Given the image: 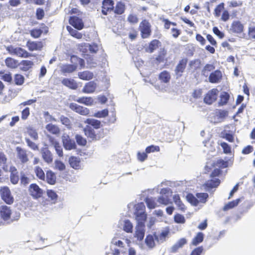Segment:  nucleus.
I'll list each match as a JSON object with an SVG mask.
<instances>
[{
	"label": "nucleus",
	"instance_id": "nucleus-41",
	"mask_svg": "<svg viewBox=\"0 0 255 255\" xmlns=\"http://www.w3.org/2000/svg\"><path fill=\"white\" fill-rule=\"evenodd\" d=\"M240 202V199H238L235 200H234V201L229 202L228 203L226 204L224 206V207L223 208V210L227 211L228 210L233 208L234 207L237 206L239 204Z\"/></svg>",
	"mask_w": 255,
	"mask_h": 255
},
{
	"label": "nucleus",
	"instance_id": "nucleus-33",
	"mask_svg": "<svg viewBox=\"0 0 255 255\" xmlns=\"http://www.w3.org/2000/svg\"><path fill=\"white\" fill-rule=\"evenodd\" d=\"M135 215L137 224L141 223L142 224H144V221L146 219V215L145 214V213L136 211Z\"/></svg>",
	"mask_w": 255,
	"mask_h": 255
},
{
	"label": "nucleus",
	"instance_id": "nucleus-38",
	"mask_svg": "<svg viewBox=\"0 0 255 255\" xmlns=\"http://www.w3.org/2000/svg\"><path fill=\"white\" fill-rule=\"evenodd\" d=\"M67 29L70 34V35L77 39H81L82 38V34L78 32L77 30L73 29L70 26H67Z\"/></svg>",
	"mask_w": 255,
	"mask_h": 255
},
{
	"label": "nucleus",
	"instance_id": "nucleus-49",
	"mask_svg": "<svg viewBox=\"0 0 255 255\" xmlns=\"http://www.w3.org/2000/svg\"><path fill=\"white\" fill-rule=\"evenodd\" d=\"M215 69V66L213 64H206L202 70V73L204 76H207L208 73L213 71Z\"/></svg>",
	"mask_w": 255,
	"mask_h": 255
},
{
	"label": "nucleus",
	"instance_id": "nucleus-39",
	"mask_svg": "<svg viewBox=\"0 0 255 255\" xmlns=\"http://www.w3.org/2000/svg\"><path fill=\"white\" fill-rule=\"evenodd\" d=\"M204 239V234L201 233L199 232L197 233L196 237H195L192 241V245L194 246H197L199 244L203 242Z\"/></svg>",
	"mask_w": 255,
	"mask_h": 255
},
{
	"label": "nucleus",
	"instance_id": "nucleus-24",
	"mask_svg": "<svg viewBox=\"0 0 255 255\" xmlns=\"http://www.w3.org/2000/svg\"><path fill=\"white\" fill-rule=\"evenodd\" d=\"M76 69L77 66L75 65L66 64L62 65L61 66V71L64 74L72 73L75 71Z\"/></svg>",
	"mask_w": 255,
	"mask_h": 255
},
{
	"label": "nucleus",
	"instance_id": "nucleus-47",
	"mask_svg": "<svg viewBox=\"0 0 255 255\" xmlns=\"http://www.w3.org/2000/svg\"><path fill=\"white\" fill-rule=\"evenodd\" d=\"M248 38L255 39V26L250 24L248 27Z\"/></svg>",
	"mask_w": 255,
	"mask_h": 255
},
{
	"label": "nucleus",
	"instance_id": "nucleus-63",
	"mask_svg": "<svg viewBox=\"0 0 255 255\" xmlns=\"http://www.w3.org/2000/svg\"><path fill=\"white\" fill-rule=\"evenodd\" d=\"M10 178L11 183L13 184H17L19 181V177L17 173L13 172L12 174H11Z\"/></svg>",
	"mask_w": 255,
	"mask_h": 255
},
{
	"label": "nucleus",
	"instance_id": "nucleus-1",
	"mask_svg": "<svg viewBox=\"0 0 255 255\" xmlns=\"http://www.w3.org/2000/svg\"><path fill=\"white\" fill-rule=\"evenodd\" d=\"M172 201L175 202V196L172 195L171 189L169 188L162 189L157 200L158 203L159 204L167 205L171 203Z\"/></svg>",
	"mask_w": 255,
	"mask_h": 255
},
{
	"label": "nucleus",
	"instance_id": "nucleus-36",
	"mask_svg": "<svg viewBox=\"0 0 255 255\" xmlns=\"http://www.w3.org/2000/svg\"><path fill=\"white\" fill-rule=\"evenodd\" d=\"M56 177L55 174L51 171H48L46 173V180L48 183L53 185L56 182Z\"/></svg>",
	"mask_w": 255,
	"mask_h": 255
},
{
	"label": "nucleus",
	"instance_id": "nucleus-17",
	"mask_svg": "<svg viewBox=\"0 0 255 255\" xmlns=\"http://www.w3.org/2000/svg\"><path fill=\"white\" fill-rule=\"evenodd\" d=\"M222 74L220 70H217L212 72L209 77V81L212 83H219L222 79Z\"/></svg>",
	"mask_w": 255,
	"mask_h": 255
},
{
	"label": "nucleus",
	"instance_id": "nucleus-46",
	"mask_svg": "<svg viewBox=\"0 0 255 255\" xmlns=\"http://www.w3.org/2000/svg\"><path fill=\"white\" fill-rule=\"evenodd\" d=\"M145 202L149 209H153L155 208L156 206L160 205L158 203L157 201L156 202L155 199L152 198H147Z\"/></svg>",
	"mask_w": 255,
	"mask_h": 255
},
{
	"label": "nucleus",
	"instance_id": "nucleus-32",
	"mask_svg": "<svg viewBox=\"0 0 255 255\" xmlns=\"http://www.w3.org/2000/svg\"><path fill=\"white\" fill-rule=\"evenodd\" d=\"M45 128L50 133L54 134H59L60 132L59 128L56 125L52 124H48L46 126Z\"/></svg>",
	"mask_w": 255,
	"mask_h": 255
},
{
	"label": "nucleus",
	"instance_id": "nucleus-45",
	"mask_svg": "<svg viewBox=\"0 0 255 255\" xmlns=\"http://www.w3.org/2000/svg\"><path fill=\"white\" fill-rule=\"evenodd\" d=\"M187 63V59H183L180 61L177 66H176V75L177 72H183Z\"/></svg>",
	"mask_w": 255,
	"mask_h": 255
},
{
	"label": "nucleus",
	"instance_id": "nucleus-56",
	"mask_svg": "<svg viewBox=\"0 0 255 255\" xmlns=\"http://www.w3.org/2000/svg\"><path fill=\"white\" fill-rule=\"evenodd\" d=\"M75 138L76 139V141H77V143L79 145L84 146L86 144V143H87L86 140L84 137H83L81 135L77 134L75 136Z\"/></svg>",
	"mask_w": 255,
	"mask_h": 255
},
{
	"label": "nucleus",
	"instance_id": "nucleus-50",
	"mask_svg": "<svg viewBox=\"0 0 255 255\" xmlns=\"http://www.w3.org/2000/svg\"><path fill=\"white\" fill-rule=\"evenodd\" d=\"M227 4L228 5L229 7L233 8V7H237L241 6L243 5V2L242 1H237L235 0H232L231 1H228L227 2Z\"/></svg>",
	"mask_w": 255,
	"mask_h": 255
},
{
	"label": "nucleus",
	"instance_id": "nucleus-34",
	"mask_svg": "<svg viewBox=\"0 0 255 255\" xmlns=\"http://www.w3.org/2000/svg\"><path fill=\"white\" fill-rule=\"evenodd\" d=\"M33 65V63L29 60H23L20 63V68L23 71H27Z\"/></svg>",
	"mask_w": 255,
	"mask_h": 255
},
{
	"label": "nucleus",
	"instance_id": "nucleus-54",
	"mask_svg": "<svg viewBox=\"0 0 255 255\" xmlns=\"http://www.w3.org/2000/svg\"><path fill=\"white\" fill-rule=\"evenodd\" d=\"M24 77L20 74H16L14 77L15 83L18 85H22L24 82Z\"/></svg>",
	"mask_w": 255,
	"mask_h": 255
},
{
	"label": "nucleus",
	"instance_id": "nucleus-2",
	"mask_svg": "<svg viewBox=\"0 0 255 255\" xmlns=\"http://www.w3.org/2000/svg\"><path fill=\"white\" fill-rule=\"evenodd\" d=\"M196 195V197L192 194H188L186 197L187 201L194 206H198L199 203L205 204L209 197L207 193H198Z\"/></svg>",
	"mask_w": 255,
	"mask_h": 255
},
{
	"label": "nucleus",
	"instance_id": "nucleus-16",
	"mask_svg": "<svg viewBox=\"0 0 255 255\" xmlns=\"http://www.w3.org/2000/svg\"><path fill=\"white\" fill-rule=\"evenodd\" d=\"M102 4V12L104 15H107L108 11L114 9V1L112 0H104Z\"/></svg>",
	"mask_w": 255,
	"mask_h": 255
},
{
	"label": "nucleus",
	"instance_id": "nucleus-53",
	"mask_svg": "<svg viewBox=\"0 0 255 255\" xmlns=\"http://www.w3.org/2000/svg\"><path fill=\"white\" fill-rule=\"evenodd\" d=\"M221 146L222 147L223 152L226 153H230L231 152V146L225 142H221L220 143Z\"/></svg>",
	"mask_w": 255,
	"mask_h": 255
},
{
	"label": "nucleus",
	"instance_id": "nucleus-48",
	"mask_svg": "<svg viewBox=\"0 0 255 255\" xmlns=\"http://www.w3.org/2000/svg\"><path fill=\"white\" fill-rule=\"evenodd\" d=\"M159 78L161 81L165 83H167L169 81L170 79V76L169 74L167 72L164 71L160 73V74L159 76Z\"/></svg>",
	"mask_w": 255,
	"mask_h": 255
},
{
	"label": "nucleus",
	"instance_id": "nucleus-10",
	"mask_svg": "<svg viewBox=\"0 0 255 255\" xmlns=\"http://www.w3.org/2000/svg\"><path fill=\"white\" fill-rule=\"evenodd\" d=\"M62 141L64 148L66 150H71L76 148V145L74 140L70 139L68 135L62 136Z\"/></svg>",
	"mask_w": 255,
	"mask_h": 255
},
{
	"label": "nucleus",
	"instance_id": "nucleus-59",
	"mask_svg": "<svg viewBox=\"0 0 255 255\" xmlns=\"http://www.w3.org/2000/svg\"><path fill=\"white\" fill-rule=\"evenodd\" d=\"M55 166L56 169L60 171H63L65 169V164L62 161L59 160L55 161Z\"/></svg>",
	"mask_w": 255,
	"mask_h": 255
},
{
	"label": "nucleus",
	"instance_id": "nucleus-18",
	"mask_svg": "<svg viewBox=\"0 0 255 255\" xmlns=\"http://www.w3.org/2000/svg\"><path fill=\"white\" fill-rule=\"evenodd\" d=\"M41 153L43 160L47 163H50L53 161V157L51 152L47 148H42Z\"/></svg>",
	"mask_w": 255,
	"mask_h": 255
},
{
	"label": "nucleus",
	"instance_id": "nucleus-20",
	"mask_svg": "<svg viewBox=\"0 0 255 255\" xmlns=\"http://www.w3.org/2000/svg\"><path fill=\"white\" fill-rule=\"evenodd\" d=\"M61 83L63 85L73 90H76L78 87L76 82L72 79L64 78Z\"/></svg>",
	"mask_w": 255,
	"mask_h": 255
},
{
	"label": "nucleus",
	"instance_id": "nucleus-52",
	"mask_svg": "<svg viewBox=\"0 0 255 255\" xmlns=\"http://www.w3.org/2000/svg\"><path fill=\"white\" fill-rule=\"evenodd\" d=\"M224 8V3L222 2L218 4L215 8L214 10V14L215 16L219 17L220 15L221 12Z\"/></svg>",
	"mask_w": 255,
	"mask_h": 255
},
{
	"label": "nucleus",
	"instance_id": "nucleus-64",
	"mask_svg": "<svg viewBox=\"0 0 255 255\" xmlns=\"http://www.w3.org/2000/svg\"><path fill=\"white\" fill-rule=\"evenodd\" d=\"M203 251V248L202 247L196 248L191 252L190 255H200Z\"/></svg>",
	"mask_w": 255,
	"mask_h": 255
},
{
	"label": "nucleus",
	"instance_id": "nucleus-15",
	"mask_svg": "<svg viewBox=\"0 0 255 255\" xmlns=\"http://www.w3.org/2000/svg\"><path fill=\"white\" fill-rule=\"evenodd\" d=\"M135 229L134 237L136 238L139 241L142 240L145 233L144 224H137Z\"/></svg>",
	"mask_w": 255,
	"mask_h": 255
},
{
	"label": "nucleus",
	"instance_id": "nucleus-60",
	"mask_svg": "<svg viewBox=\"0 0 255 255\" xmlns=\"http://www.w3.org/2000/svg\"><path fill=\"white\" fill-rule=\"evenodd\" d=\"M164 56L165 54L163 51L161 53H160L157 57H156L155 59L154 62L155 63L158 65L159 63L161 62H164Z\"/></svg>",
	"mask_w": 255,
	"mask_h": 255
},
{
	"label": "nucleus",
	"instance_id": "nucleus-29",
	"mask_svg": "<svg viewBox=\"0 0 255 255\" xmlns=\"http://www.w3.org/2000/svg\"><path fill=\"white\" fill-rule=\"evenodd\" d=\"M0 215L1 217L5 220H8L11 215V210L9 207L6 206L1 207L0 212Z\"/></svg>",
	"mask_w": 255,
	"mask_h": 255
},
{
	"label": "nucleus",
	"instance_id": "nucleus-40",
	"mask_svg": "<svg viewBox=\"0 0 255 255\" xmlns=\"http://www.w3.org/2000/svg\"><path fill=\"white\" fill-rule=\"evenodd\" d=\"M229 97L230 95L228 93L223 92L220 96V99L219 102V104L220 106L226 105L229 99Z\"/></svg>",
	"mask_w": 255,
	"mask_h": 255
},
{
	"label": "nucleus",
	"instance_id": "nucleus-5",
	"mask_svg": "<svg viewBox=\"0 0 255 255\" xmlns=\"http://www.w3.org/2000/svg\"><path fill=\"white\" fill-rule=\"evenodd\" d=\"M0 193L2 199L7 204H11L13 202V198L11 194L9 189L7 187H3L0 189Z\"/></svg>",
	"mask_w": 255,
	"mask_h": 255
},
{
	"label": "nucleus",
	"instance_id": "nucleus-30",
	"mask_svg": "<svg viewBox=\"0 0 255 255\" xmlns=\"http://www.w3.org/2000/svg\"><path fill=\"white\" fill-rule=\"evenodd\" d=\"M78 77L80 79L83 80H90L93 78V74L89 71H85L82 72H79Z\"/></svg>",
	"mask_w": 255,
	"mask_h": 255
},
{
	"label": "nucleus",
	"instance_id": "nucleus-44",
	"mask_svg": "<svg viewBox=\"0 0 255 255\" xmlns=\"http://www.w3.org/2000/svg\"><path fill=\"white\" fill-rule=\"evenodd\" d=\"M5 64L7 67L9 68H15L17 67L18 65V62L16 60L11 58H7L5 60Z\"/></svg>",
	"mask_w": 255,
	"mask_h": 255
},
{
	"label": "nucleus",
	"instance_id": "nucleus-6",
	"mask_svg": "<svg viewBox=\"0 0 255 255\" xmlns=\"http://www.w3.org/2000/svg\"><path fill=\"white\" fill-rule=\"evenodd\" d=\"M244 25L239 20H234L230 26L229 31L232 33L241 34L244 31Z\"/></svg>",
	"mask_w": 255,
	"mask_h": 255
},
{
	"label": "nucleus",
	"instance_id": "nucleus-11",
	"mask_svg": "<svg viewBox=\"0 0 255 255\" xmlns=\"http://www.w3.org/2000/svg\"><path fill=\"white\" fill-rule=\"evenodd\" d=\"M119 227L128 233H131L133 231L132 224L128 220L121 221L119 223Z\"/></svg>",
	"mask_w": 255,
	"mask_h": 255
},
{
	"label": "nucleus",
	"instance_id": "nucleus-12",
	"mask_svg": "<svg viewBox=\"0 0 255 255\" xmlns=\"http://www.w3.org/2000/svg\"><path fill=\"white\" fill-rule=\"evenodd\" d=\"M17 152V157L22 163H26L28 161V154L25 149L20 147L16 148Z\"/></svg>",
	"mask_w": 255,
	"mask_h": 255
},
{
	"label": "nucleus",
	"instance_id": "nucleus-35",
	"mask_svg": "<svg viewBox=\"0 0 255 255\" xmlns=\"http://www.w3.org/2000/svg\"><path fill=\"white\" fill-rule=\"evenodd\" d=\"M84 122L86 124L91 125L96 129H98L101 127V122L97 120L94 119H87Z\"/></svg>",
	"mask_w": 255,
	"mask_h": 255
},
{
	"label": "nucleus",
	"instance_id": "nucleus-58",
	"mask_svg": "<svg viewBox=\"0 0 255 255\" xmlns=\"http://www.w3.org/2000/svg\"><path fill=\"white\" fill-rule=\"evenodd\" d=\"M160 148L158 146H155L153 145L149 146L146 148L145 151L146 153H149L154 151H159Z\"/></svg>",
	"mask_w": 255,
	"mask_h": 255
},
{
	"label": "nucleus",
	"instance_id": "nucleus-61",
	"mask_svg": "<svg viewBox=\"0 0 255 255\" xmlns=\"http://www.w3.org/2000/svg\"><path fill=\"white\" fill-rule=\"evenodd\" d=\"M42 32V30L40 29H34L31 31L30 34L32 37L38 38L41 35Z\"/></svg>",
	"mask_w": 255,
	"mask_h": 255
},
{
	"label": "nucleus",
	"instance_id": "nucleus-57",
	"mask_svg": "<svg viewBox=\"0 0 255 255\" xmlns=\"http://www.w3.org/2000/svg\"><path fill=\"white\" fill-rule=\"evenodd\" d=\"M176 207H178L179 210L182 211H184L186 209L185 206L182 203L180 199L177 195H176Z\"/></svg>",
	"mask_w": 255,
	"mask_h": 255
},
{
	"label": "nucleus",
	"instance_id": "nucleus-8",
	"mask_svg": "<svg viewBox=\"0 0 255 255\" xmlns=\"http://www.w3.org/2000/svg\"><path fill=\"white\" fill-rule=\"evenodd\" d=\"M233 163V161L231 160H229L227 161H225L222 159H218L216 161H214L212 163L210 164L209 163H207L206 167L208 168L210 165H213V166L217 168H226L227 167L229 164H232Z\"/></svg>",
	"mask_w": 255,
	"mask_h": 255
},
{
	"label": "nucleus",
	"instance_id": "nucleus-4",
	"mask_svg": "<svg viewBox=\"0 0 255 255\" xmlns=\"http://www.w3.org/2000/svg\"><path fill=\"white\" fill-rule=\"evenodd\" d=\"M228 112L225 110H218L215 111L214 115L211 118V121L214 124L223 122L228 117Z\"/></svg>",
	"mask_w": 255,
	"mask_h": 255
},
{
	"label": "nucleus",
	"instance_id": "nucleus-26",
	"mask_svg": "<svg viewBox=\"0 0 255 255\" xmlns=\"http://www.w3.org/2000/svg\"><path fill=\"white\" fill-rule=\"evenodd\" d=\"M97 87L96 84L92 81L87 83L83 89V92L86 93H91L95 91Z\"/></svg>",
	"mask_w": 255,
	"mask_h": 255
},
{
	"label": "nucleus",
	"instance_id": "nucleus-13",
	"mask_svg": "<svg viewBox=\"0 0 255 255\" xmlns=\"http://www.w3.org/2000/svg\"><path fill=\"white\" fill-rule=\"evenodd\" d=\"M140 29L143 38H147L150 34V29L149 22L143 20L140 24Z\"/></svg>",
	"mask_w": 255,
	"mask_h": 255
},
{
	"label": "nucleus",
	"instance_id": "nucleus-51",
	"mask_svg": "<svg viewBox=\"0 0 255 255\" xmlns=\"http://www.w3.org/2000/svg\"><path fill=\"white\" fill-rule=\"evenodd\" d=\"M35 172L36 176L41 180H44L45 178V174L42 169L39 166H36L35 168Z\"/></svg>",
	"mask_w": 255,
	"mask_h": 255
},
{
	"label": "nucleus",
	"instance_id": "nucleus-55",
	"mask_svg": "<svg viewBox=\"0 0 255 255\" xmlns=\"http://www.w3.org/2000/svg\"><path fill=\"white\" fill-rule=\"evenodd\" d=\"M108 115V111L107 109L103 110L95 113L93 116L96 118H101L107 116Z\"/></svg>",
	"mask_w": 255,
	"mask_h": 255
},
{
	"label": "nucleus",
	"instance_id": "nucleus-21",
	"mask_svg": "<svg viewBox=\"0 0 255 255\" xmlns=\"http://www.w3.org/2000/svg\"><path fill=\"white\" fill-rule=\"evenodd\" d=\"M26 45L30 51L40 50L43 47V44L41 42L28 41Z\"/></svg>",
	"mask_w": 255,
	"mask_h": 255
},
{
	"label": "nucleus",
	"instance_id": "nucleus-27",
	"mask_svg": "<svg viewBox=\"0 0 255 255\" xmlns=\"http://www.w3.org/2000/svg\"><path fill=\"white\" fill-rule=\"evenodd\" d=\"M220 183V181L219 179L213 178L210 180L208 181L206 184L205 186L207 190H209L210 189L217 187Z\"/></svg>",
	"mask_w": 255,
	"mask_h": 255
},
{
	"label": "nucleus",
	"instance_id": "nucleus-28",
	"mask_svg": "<svg viewBox=\"0 0 255 255\" xmlns=\"http://www.w3.org/2000/svg\"><path fill=\"white\" fill-rule=\"evenodd\" d=\"M69 163L70 166L75 169H78L80 167V160L79 158L71 156L69 158Z\"/></svg>",
	"mask_w": 255,
	"mask_h": 255
},
{
	"label": "nucleus",
	"instance_id": "nucleus-31",
	"mask_svg": "<svg viewBox=\"0 0 255 255\" xmlns=\"http://www.w3.org/2000/svg\"><path fill=\"white\" fill-rule=\"evenodd\" d=\"M76 101L78 103L87 106H91L94 103V100L91 97H81L77 99Z\"/></svg>",
	"mask_w": 255,
	"mask_h": 255
},
{
	"label": "nucleus",
	"instance_id": "nucleus-9",
	"mask_svg": "<svg viewBox=\"0 0 255 255\" xmlns=\"http://www.w3.org/2000/svg\"><path fill=\"white\" fill-rule=\"evenodd\" d=\"M70 108L72 110L83 116H87L89 114V110L88 109L75 103H71L70 105Z\"/></svg>",
	"mask_w": 255,
	"mask_h": 255
},
{
	"label": "nucleus",
	"instance_id": "nucleus-19",
	"mask_svg": "<svg viewBox=\"0 0 255 255\" xmlns=\"http://www.w3.org/2000/svg\"><path fill=\"white\" fill-rule=\"evenodd\" d=\"M69 23L75 28L79 30L82 29L84 26L82 19L76 16L71 17L69 19Z\"/></svg>",
	"mask_w": 255,
	"mask_h": 255
},
{
	"label": "nucleus",
	"instance_id": "nucleus-37",
	"mask_svg": "<svg viewBox=\"0 0 255 255\" xmlns=\"http://www.w3.org/2000/svg\"><path fill=\"white\" fill-rule=\"evenodd\" d=\"M145 243L149 249H152L155 246L154 237L152 235L147 236L145 240Z\"/></svg>",
	"mask_w": 255,
	"mask_h": 255
},
{
	"label": "nucleus",
	"instance_id": "nucleus-23",
	"mask_svg": "<svg viewBox=\"0 0 255 255\" xmlns=\"http://www.w3.org/2000/svg\"><path fill=\"white\" fill-rule=\"evenodd\" d=\"M85 135L92 140L96 139L97 135L95 130L89 126H86L83 129Z\"/></svg>",
	"mask_w": 255,
	"mask_h": 255
},
{
	"label": "nucleus",
	"instance_id": "nucleus-62",
	"mask_svg": "<svg viewBox=\"0 0 255 255\" xmlns=\"http://www.w3.org/2000/svg\"><path fill=\"white\" fill-rule=\"evenodd\" d=\"M25 140H26V142L28 146L29 147H30L31 149H32L33 150H38V147L36 143L31 141L28 138H26Z\"/></svg>",
	"mask_w": 255,
	"mask_h": 255
},
{
	"label": "nucleus",
	"instance_id": "nucleus-43",
	"mask_svg": "<svg viewBox=\"0 0 255 255\" xmlns=\"http://www.w3.org/2000/svg\"><path fill=\"white\" fill-rule=\"evenodd\" d=\"M159 43V41L157 40H152L149 44V47L147 49V51L150 53L153 52L154 50L158 47Z\"/></svg>",
	"mask_w": 255,
	"mask_h": 255
},
{
	"label": "nucleus",
	"instance_id": "nucleus-14",
	"mask_svg": "<svg viewBox=\"0 0 255 255\" xmlns=\"http://www.w3.org/2000/svg\"><path fill=\"white\" fill-rule=\"evenodd\" d=\"M29 191L30 195L34 198H38L42 194V190L36 184H32L29 188Z\"/></svg>",
	"mask_w": 255,
	"mask_h": 255
},
{
	"label": "nucleus",
	"instance_id": "nucleus-3",
	"mask_svg": "<svg viewBox=\"0 0 255 255\" xmlns=\"http://www.w3.org/2000/svg\"><path fill=\"white\" fill-rule=\"evenodd\" d=\"M6 50L11 54L15 55L20 57L26 58L30 56V54L20 47L9 46L6 47Z\"/></svg>",
	"mask_w": 255,
	"mask_h": 255
},
{
	"label": "nucleus",
	"instance_id": "nucleus-25",
	"mask_svg": "<svg viewBox=\"0 0 255 255\" xmlns=\"http://www.w3.org/2000/svg\"><path fill=\"white\" fill-rule=\"evenodd\" d=\"M83 46H84L85 47L86 51L87 50V49H88L91 53H96L99 49L98 46L96 44H93L90 45L88 43H83V44H81V45H79V48L83 52H85V51L84 50H82V49L80 47H83Z\"/></svg>",
	"mask_w": 255,
	"mask_h": 255
},
{
	"label": "nucleus",
	"instance_id": "nucleus-22",
	"mask_svg": "<svg viewBox=\"0 0 255 255\" xmlns=\"http://www.w3.org/2000/svg\"><path fill=\"white\" fill-rule=\"evenodd\" d=\"M169 231L168 229H165L162 231L161 233L158 235H155V238L158 243H162L165 241L166 238L168 237Z\"/></svg>",
	"mask_w": 255,
	"mask_h": 255
},
{
	"label": "nucleus",
	"instance_id": "nucleus-7",
	"mask_svg": "<svg viewBox=\"0 0 255 255\" xmlns=\"http://www.w3.org/2000/svg\"><path fill=\"white\" fill-rule=\"evenodd\" d=\"M218 92L217 89H213L209 91L204 97V102L209 105L212 104L216 100Z\"/></svg>",
	"mask_w": 255,
	"mask_h": 255
},
{
	"label": "nucleus",
	"instance_id": "nucleus-42",
	"mask_svg": "<svg viewBox=\"0 0 255 255\" xmlns=\"http://www.w3.org/2000/svg\"><path fill=\"white\" fill-rule=\"evenodd\" d=\"M125 10V4L121 2H119L117 3L114 12L115 13L118 14H121L124 13Z\"/></svg>",
	"mask_w": 255,
	"mask_h": 255
}]
</instances>
